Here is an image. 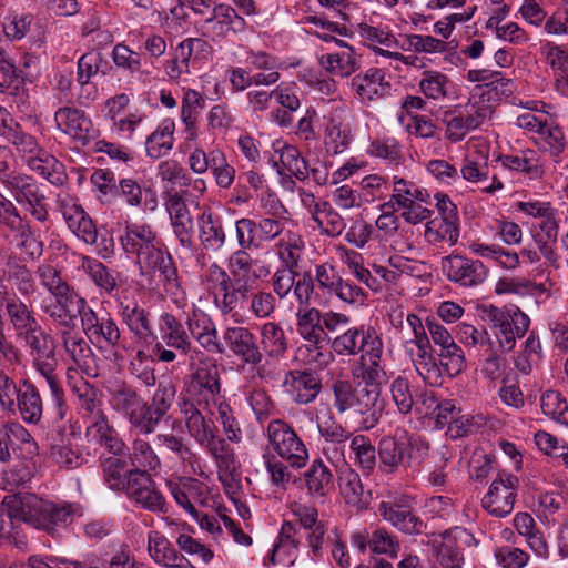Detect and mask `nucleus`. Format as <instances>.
Returning a JSON list of instances; mask_svg holds the SVG:
<instances>
[{
    "label": "nucleus",
    "mask_w": 568,
    "mask_h": 568,
    "mask_svg": "<svg viewBox=\"0 0 568 568\" xmlns=\"http://www.w3.org/2000/svg\"><path fill=\"white\" fill-rule=\"evenodd\" d=\"M197 233L202 248L206 252L217 253L227 242L226 230L220 215L211 209H205L197 216Z\"/></svg>",
    "instance_id": "nucleus-22"
},
{
    "label": "nucleus",
    "mask_w": 568,
    "mask_h": 568,
    "mask_svg": "<svg viewBox=\"0 0 568 568\" xmlns=\"http://www.w3.org/2000/svg\"><path fill=\"white\" fill-rule=\"evenodd\" d=\"M1 511L11 520H20L54 535L72 523L75 507L69 503H54L36 494L24 493L7 495L1 501Z\"/></svg>",
    "instance_id": "nucleus-1"
},
{
    "label": "nucleus",
    "mask_w": 568,
    "mask_h": 568,
    "mask_svg": "<svg viewBox=\"0 0 568 568\" xmlns=\"http://www.w3.org/2000/svg\"><path fill=\"white\" fill-rule=\"evenodd\" d=\"M235 239L240 248L251 250L262 245L257 221L241 217L234 223Z\"/></svg>",
    "instance_id": "nucleus-64"
},
{
    "label": "nucleus",
    "mask_w": 568,
    "mask_h": 568,
    "mask_svg": "<svg viewBox=\"0 0 568 568\" xmlns=\"http://www.w3.org/2000/svg\"><path fill=\"white\" fill-rule=\"evenodd\" d=\"M499 161L505 169L525 173L530 179H538L544 173L538 153L530 149H526L516 155H503Z\"/></svg>",
    "instance_id": "nucleus-41"
},
{
    "label": "nucleus",
    "mask_w": 568,
    "mask_h": 568,
    "mask_svg": "<svg viewBox=\"0 0 568 568\" xmlns=\"http://www.w3.org/2000/svg\"><path fill=\"white\" fill-rule=\"evenodd\" d=\"M185 425L190 435L203 447H205L213 457L219 459V466H225L226 471L234 469L232 455L225 453L224 439L216 436V427L213 422L205 417L191 405L185 410Z\"/></svg>",
    "instance_id": "nucleus-6"
},
{
    "label": "nucleus",
    "mask_w": 568,
    "mask_h": 568,
    "mask_svg": "<svg viewBox=\"0 0 568 568\" xmlns=\"http://www.w3.org/2000/svg\"><path fill=\"white\" fill-rule=\"evenodd\" d=\"M131 470H155L160 466V458L146 440L136 438L130 450Z\"/></svg>",
    "instance_id": "nucleus-55"
},
{
    "label": "nucleus",
    "mask_w": 568,
    "mask_h": 568,
    "mask_svg": "<svg viewBox=\"0 0 568 568\" xmlns=\"http://www.w3.org/2000/svg\"><path fill=\"white\" fill-rule=\"evenodd\" d=\"M256 275H230L225 294L219 298L215 295V303L223 314H230L241 307L254 294L257 281Z\"/></svg>",
    "instance_id": "nucleus-19"
},
{
    "label": "nucleus",
    "mask_w": 568,
    "mask_h": 568,
    "mask_svg": "<svg viewBox=\"0 0 568 568\" xmlns=\"http://www.w3.org/2000/svg\"><path fill=\"white\" fill-rule=\"evenodd\" d=\"M406 352L417 372V374L429 385H439L442 383V369L433 354V347L410 349Z\"/></svg>",
    "instance_id": "nucleus-37"
},
{
    "label": "nucleus",
    "mask_w": 568,
    "mask_h": 568,
    "mask_svg": "<svg viewBox=\"0 0 568 568\" xmlns=\"http://www.w3.org/2000/svg\"><path fill=\"white\" fill-rule=\"evenodd\" d=\"M161 323L162 339L166 346L176 349L182 355L189 354L192 343L183 325L170 313L161 315Z\"/></svg>",
    "instance_id": "nucleus-40"
},
{
    "label": "nucleus",
    "mask_w": 568,
    "mask_h": 568,
    "mask_svg": "<svg viewBox=\"0 0 568 568\" xmlns=\"http://www.w3.org/2000/svg\"><path fill=\"white\" fill-rule=\"evenodd\" d=\"M0 136L10 143L17 153L22 156H30L39 151V142L29 132H27L18 122L9 119L0 125Z\"/></svg>",
    "instance_id": "nucleus-34"
},
{
    "label": "nucleus",
    "mask_w": 568,
    "mask_h": 568,
    "mask_svg": "<svg viewBox=\"0 0 568 568\" xmlns=\"http://www.w3.org/2000/svg\"><path fill=\"white\" fill-rule=\"evenodd\" d=\"M428 450V442L405 432L399 436H385L378 443V467L386 474H394L400 466H409L415 452L423 458Z\"/></svg>",
    "instance_id": "nucleus-3"
},
{
    "label": "nucleus",
    "mask_w": 568,
    "mask_h": 568,
    "mask_svg": "<svg viewBox=\"0 0 568 568\" xmlns=\"http://www.w3.org/2000/svg\"><path fill=\"white\" fill-rule=\"evenodd\" d=\"M174 129L173 120L166 119L148 136L145 151L150 158L160 159L171 151L174 143Z\"/></svg>",
    "instance_id": "nucleus-43"
},
{
    "label": "nucleus",
    "mask_w": 568,
    "mask_h": 568,
    "mask_svg": "<svg viewBox=\"0 0 568 568\" xmlns=\"http://www.w3.org/2000/svg\"><path fill=\"white\" fill-rule=\"evenodd\" d=\"M384 400L372 394V390L365 389L358 384L356 392L349 403V412L358 417V426L363 430L374 428L384 412Z\"/></svg>",
    "instance_id": "nucleus-20"
},
{
    "label": "nucleus",
    "mask_w": 568,
    "mask_h": 568,
    "mask_svg": "<svg viewBox=\"0 0 568 568\" xmlns=\"http://www.w3.org/2000/svg\"><path fill=\"white\" fill-rule=\"evenodd\" d=\"M164 206L178 241L182 246L191 247L193 244V217L182 193L178 191L168 192Z\"/></svg>",
    "instance_id": "nucleus-17"
},
{
    "label": "nucleus",
    "mask_w": 568,
    "mask_h": 568,
    "mask_svg": "<svg viewBox=\"0 0 568 568\" xmlns=\"http://www.w3.org/2000/svg\"><path fill=\"white\" fill-rule=\"evenodd\" d=\"M101 467L103 478L113 490H125L129 481L130 469H126V462L119 456H111L102 459Z\"/></svg>",
    "instance_id": "nucleus-56"
},
{
    "label": "nucleus",
    "mask_w": 568,
    "mask_h": 568,
    "mask_svg": "<svg viewBox=\"0 0 568 568\" xmlns=\"http://www.w3.org/2000/svg\"><path fill=\"white\" fill-rule=\"evenodd\" d=\"M495 292L497 294H515L518 296L536 297L545 292L541 284H535L526 278L503 277L496 283Z\"/></svg>",
    "instance_id": "nucleus-58"
},
{
    "label": "nucleus",
    "mask_w": 568,
    "mask_h": 568,
    "mask_svg": "<svg viewBox=\"0 0 568 568\" xmlns=\"http://www.w3.org/2000/svg\"><path fill=\"white\" fill-rule=\"evenodd\" d=\"M442 271L449 281L463 286H475L487 277V268L477 260L449 255L442 260Z\"/></svg>",
    "instance_id": "nucleus-15"
},
{
    "label": "nucleus",
    "mask_w": 568,
    "mask_h": 568,
    "mask_svg": "<svg viewBox=\"0 0 568 568\" xmlns=\"http://www.w3.org/2000/svg\"><path fill=\"white\" fill-rule=\"evenodd\" d=\"M173 52L181 64L191 69L196 61L207 59L211 55L212 47L203 39L187 38L179 43Z\"/></svg>",
    "instance_id": "nucleus-53"
},
{
    "label": "nucleus",
    "mask_w": 568,
    "mask_h": 568,
    "mask_svg": "<svg viewBox=\"0 0 568 568\" xmlns=\"http://www.w3.org/2000/svg\"><path fill=\"white\" fill-rule=\"evenodd\" d=\"M262 353L270 357L283 356L287 348V341L283 328L275 322H267L261 326Z\"/></svg>",
    "instance_id": "nucleus-50"
},
{
    "label": "nucleus",
    "mask_w": 568,
    "mask_h": 568,
    "mask_svg": "<svg viewBox=\"0 0 568 568\" xmlns=\"http://www.w3.org/2000/svg\"><path fill=\"white\" fill-rule=\"evenodd\" d=\"M313 281L324 293L335 295L346 304L354 305L364 301V291L349 280L343 278L332 264L316 265Z\"/></svg>",
    "instance_id": "nucleus-9"
},
{
    "label": "nucleus",
    "mask_w": 568,
    "mask_h": 568,
    "mask_svg": "<svg viewBox=\"0 0 568 568\" xmlns=\"http://www.w3.org/2000/svg\"><path fill=\"white\" fill-rule=\"evenodd\" d=\"M159 273L160 282H162L165 291L170 294L176 295L180 292V282L178 270L173 263L171 255L163 250L150 261L149 266L141 268L142 275L153 276Z\"/></svg>",
    "instance_id": "nucleus-32"
},
{
    "label": "nucleus",
    "mask_w": 568,
    "mask_h": 568,
    "mask_svg": "<svg viewBox=\"0 0 568 568\" xmlns=\"http://www.w3.org/2000/svg\"><path fill=\"white\" fill-rule=\"evenodd\" d=\"M312 219L328 236H338L346 227L343 216L326 201H321L313 209Z\"/></svg>",
    "instance_id": "nucleus-46"
},
{
    "label": "nucleus",
    "mask_w": 568,
    "mask_h": 568,
    "mask_svg": "<svg viewBox=\"0 0 568 568\" xmlns=\"http://www.w3.org/2000/svg\"><path fill=\"white\" fill-rule=\"evenodd\" d=\"M62 215L68 227L87 244H94L98 239V231L93 221L85 214L84 210L74 203L62 204Z\"/></svg>",
    "instance_id": "nucleus-31"
},
{
    "label": "nucleus",
    "mask_w": 568,
    "mask_h": 568,
    "mask_svg": "<svg viewBox=\"0 0 568 568\" xmlns=\"http://www.w3.org/2000/svg\"><path fill=\"white\" fill-rule=\"evenodd\" d=\"M21 338L29 348L33 367L45 379L50 388L57 407V416L63 419L65 416L64 393L57 374L58 358L53 337L39 326Z\"/></svg>",
    "instance_id": "nucleus-2"
},
{
    "label": "nucleus",
    "mask_w": 568,
    "mask_h": 568,
    "mask_svg": "<svg viewBox=\"0 0 568 568\" xmlns=\"http://www.w3.org/2000/svg\"><path fill=\"white\" fill-rule=\"evenodd\" d=\"M21 417L27 423H38L42 416L43 404L37 387L28 382L16 398Z\"/></svg>",
    "instance_id": "nucleus-45"
},
{
    "label": "nucleus",
    "mask_w": 568,
    "mask_h": 568,
    "mask_svg": "<svg viewBox=\"0 0 568 568\" xmlns=\"http://www.w3.org/2000/svg\"><path fill=\"white\" fill-rule=\"evenodd\" d=\"M6 312L11 327L20 338L40 326L32 306L17 296L7 301Z\"/></svg>",
    "instance_id": "nucleus-29"
},
{
    "label": "nucleus",
    "mask_w": 568,
    "mask_h": 568,
    "mask_svg": "<svg viewBox=\"0 0 568 568\" xmlns=\"http://www.w3.org/2000/svg\"><path fill=\"white\" fill-rule=\"evenodd\" d=\"M518 487V477L506 471L499 473L481 499L483 508L495 517H506L514 509Z\"/></svg>",
    "instance_id": "nucleus-8"
},
{
    "label": "nucleus",
    "mask_w": 568,
    "mask_h": 568,
    "mask_svg": "<svg viewBox=\"0 0 568 568\" xmlns=\"http://www.w3.org/2000/svg\"><path fill=\"white\" fill-rule=\"evenodd\" d=\"M54 120L58 128L71 138L83 142L89 139L92 122L84 111L69 106L60 108L54 114Z\"/></svg>",
    "instance_id": "nucleus-27"
},
{
    "label": "nucleus",
    "mask_w": 568,
    "mask_h": 568,
    "mask_svg": "<svg viewBox=\"0 0 568 568\" xmlns=\"http://www.w3.org/2000/svg\"><path fill=\"white\" fill-rule=\"evenodd\" d=\"M351 449L359 468L369 475L376 467V449L371 439L364 435H356L351 440Z\"/></svg>",
    "instance_id": "nucleus-60"
},
{
    "label": "nucleus",
    "mask_w": 568,
    "mask_h": 568,
    "mask_svg": "<svg viewBox=\"0 0 568 568\" xmlns=\"http://www.w3.org/2000/svg\"><path fill=\"white\" fill-rule=\"evenodd\" d=\"M61 339L65 353L73 363L88 376L98 375L95 356L89 343L79 334L71 331H63Z\"/></svg>",
    "instance_id": "nucleus-23"
},
{
    "label": "nucleus",
    "mask_w": 568,
    "mask_h": 568,
    "mask_svg": "<svg viewBox=\"0 0 568 568\" xmlns=\"http://www.w3.org/2000/svg\"><path fill=\"white\" fill-rule=\"evenodd\" d=\"M424 236L430 244L447 243L454 245L459 236L457 221L437 216L429 219L426 223Z\"/></svg>",
    "instance_id": "nucleus-47"
},
{
    "label": "nucleus",
    "mask_w": 568,
    "mask_h": 568,
    "mask_svg": "<svg viewBox=\"0 0 568 568\" xmlns=\"http://www.w3.org/2000/svg\"><path fill=\"white\" fill-rule=\"evenodd\" d=\"M175 386L171 382H161L149 405L144 400L145 434L155 430L160 420L168 413L175 397Z\"/></svg>",
    "instance_id": "nucleus-25"
},
{
    "label": "nucleus",
    "mask_w": 568,
    "mask_h": 568,
    "mask_svg": "<svg viewBox=\"0 0 568 568\" xmlns=\"http://www.w3.org/2000/svg\"><path fill=\"white\" fill-rule=\"evenodd\" d=\"M88 435L114 456H120L125 450V443L119 437L118 432L109 424L104 415H100L92 423L88 428Z\"/></svg>",
    "instance_id": "nucleus-38"
},
{
    "label": "nucleus",
    "mask_w": 568,
    "mask_h": 568,
    "mask_svg": "<svg viewBox=\"0 0 568 568\" xmlns=\"http://www.w3.org/2000/svg\"><path fill=\"white\" fill-rule=\"evenodd\" d=\"M307 491L313 498L324 499L334 488L331 469L320 459L304 473Z\"/></svg>",
    "instance_id": "nucleus-36"
},
{
    "label": "nucleus",
    "mask_w": 568,
    "mask_h": 568,
    "mask_svg": "<svg viewBox=\"0 0 568 568\" xmlns=\"http://www.w3.org/2000/svg\"><path fill=\"white\" fill-rule=\"evenodd\" d=\"M266 436L268 447L277 456L286 460L291 467L301 469L308 460V450L287 423L282 419H273L267 424Z\"/></svg>",
    "instance_id": "nucleus-5"
},
{
    "label": "nucleus",
    "mask_w": 568,
    "mask_h": 568,
    "mask_svg": "<svg viewBox=\"0 0 568 568\" xmlns=\"http://www.w3.org/2000/svg\"><path fill=\"white\" fill-rule=\"evenodd\" d=\"M341 494L346 504L359 510L366 509L371 501V493L364 489L361 477L354 470H346L339 478Z\"/></svg>",
    "instance_id": "nucleus-39"
},
{
    "label": "nucleus",
    "mask_w": 568,
    "mask_h": 568,
    "mask_svg": "<svg viewBox=\"0 0 568 568\" xmlns=\"http://www.w3.org/2000/svg\"><path fill=\"white\" fill-rule=\"evenodd\" d=\"M156 235L149 225H128L121 237L123 250L129 254H135L140 270L150 265V261L162 251L158 246Z\"/></svg>",
    "instance_id": "nucleus-13"
},
{
    "label": "nucleus",
    "mask_w": 568,
    "mask_h": 568,
    "mask_svg": "<svg viewBox=\"0 0 568 568\" xmlns=\"http://www.w3.org/2000/svg\"><path fill=\"white\" fill-rule=\"evenodd\" d=\"M542 413L559 424H568V403L556 390H546L540 399Z\"/></svg>",
    "instance_id": "nucleus-62"
},
{
    "label": "nucleus",
    "mask_w": 568,
    "mask_h": 568,
    "mask_svg": "<svg viewBox=\"0 0 568 568\" xmlns=\"http://www.w3.org/2000/svg\"><path fill=\"white\" fill-rule=\"evenodd\" d=\"M81 326L88 339L99 347L115 348L121 333L115 321L108 313H98L88 303L81 312Z\"/></svg>",
    "instance_id": "nucleus-11"
},
{
    "label": "nucleus",
    "mask_w": 568,
    "mask_h": 568,
    "mask_svg": "<svg viewBox=\"0 0 568 568\" xmlns=\"http://www.w3.org/2000/svg\"><path fill=\"white\" fill-rule=\"evenodd\" d=\"M455 535L446 531L443 535L442 542L436 548V558L443 568H463L464 557L460 548L456 544L457 535L465 531L455 529Z\"/></svg>",
    "instance_id": "nucleus-51"
},
{
    "label": "nucleus",
    "mask_w": 568,
    "mask_h": 568,
    "mask_svg": "<svg viewBox=\"0 0 568 568\" xmlns=\"http://www.w3.org/2000/svg\"><path fill=\"white\" fill-rule=\"evenodd\" d=\"M87 300L78 293L70 295L47 297L41 305L42 312L53 322L69 326L83 312Z\"/></svg>",
    "instance_id": "nucleus-21"
},
{
    "label": "nucleus",
    "mask_w": 568,
    "mask_h": 568,
    "mask_svg": "<svg viewBox=\"0 0 568 568\" xmlns=\"http://www.w3.org/2000/svg\"><path fill=\"white\" fill-rule=\"evenodd\" d=\"M378 511L384 520L405 534L417 535L425 527L423 520L414 511V499L408 495L382 501Z\"/></svg>",
    "instance_id": "nucleus-10"
},
{
    "label": "nucleus",
    "mask_w": 568,
    "mask_h": 568,
    "mask_svg": "<svg viewBox=\"0 0 568 568\" xmlns=\"http://www.w3.org/2000/svg\"><path fill=\"white\" fill-rule=\"evenodd\" d=\"M81 268L92 282L104 293L111 295L118 287L119 274L109 270L102 262L89 256H82Z\"/></svg>",
    "instance_id": "nucleus-44"
},
{
    "label": "nucleus",
    "mask_w": 568,
    "mask_h": 568,
    "mask_svg": "<svg viewBox=\"0 0 568 568\" xmlns=\"http://www.w3.org/2000/svg\"><path fill=\"white\" fill-rule=\"evenodd\" d=\"M541 52L545 55L547 64L551 68L557 90L568 94V52L567 50L552 42L542 45Z\"/></svg>",
    "instance_id": "nucleus-35"
},
{
    "label": "nucleus",
    "mask_w": 568,
    "mask_h": 568,
    "mask_svg": "<svg viewBox=\"0 0 568 568\" xmlns=\"http://www.w3.org/2000/svg\"><path fill=\"white\" fill-rule=\"evenodd\" d=\"M558 222L556 221V211L549 214V216L541 219L539 223V230L532 232V239L537 245L540 254L551 265L558 266V255L554 250V246L558 237Z\"/></svg>",
    "instance_id": "nucleus-33"
},
{
    "label": "nucleus",
    "mask_w": 568,
    "mask_h": 568,
    "mask_svg": "<svg viewBox=\"0 0 568 568\" xmlns=\"http://www.w3.org/2000/svg\"><path fill=\"white\" fill-rule=\"evenodd\" d=\"M205 22L212 26L213 34L220 38L243 32L246 26L245 20L231 6L224 3L214 6Z\"/></svg>",
    "instance_id": "nucleus-28"
},
{
    "label": "nucleus",
    "mask_w": 568,
    "mask_h": 568,
    "mask_svg": "<svg viewBox=\"0 0 568 568\" xmlns=\"http://www.w3.org/2000/svg\"><path fill=\"white\" fill-rule=\"evenodd\" d=\"M280 153V162L288 173L297 180L304 181L308 178V169L306 161L302 158L301 152L293 145L283 144L276 149Z\"/></svg>",
    "instance_id": "nucleus-61"
},
{
    "label": "nucleus",
    "mask_w": 568,
    "mask_h": 568,
    "mask_svg": "<svg viewBox=\"0 0 568 568\" xmlns=\"http://www.w3.org/2000/svg\"><path fill=\"white\" fill-rule=\"evenodd\" d=\"M27 162L28 166L32 171L37 172L39 175L43 176L51 183H62V164L41 146L39 148V151L28 158Z\"/></svg>",
    "instance_id": "nucleus-48"
},
{
    "label": "nucleus",
    "mask_w": 568,
    "mask_h": 568,
    "mask_svg": "<svg viewBox=\"0 0 568 568\" xmlns=\"http://www.w3.org/2000/svg\"><path fill=\"white\" fill-rule=\"evenodd\" d=\"M193 381L205 397L215 398L221 393L220 373L214 364L199 366Z\"/></svg>",
    "instance_id": "nucleus-59"
},
{
    "label": "nucleus",
    "mask_w": 568,
    "mask_h": 568,
    "mask_svg": "<svg viewBox=\"0 0 568 568\" xmlns=\"http://www.w3.org/2000/svg\"><path fill=\"white\" fill-rule=\"evenodd\" d=\"M128 497L152 513H166V503L145 470H130L124 490Z\"/></svg>",
    "instance_id": "nucleus-12"
},
{
    "label": "nucleus",
    "mask_w": 568,
    "mask_h": 568,
    "mask_svg": "<svg viewBox=\"0 0 568 568\" xmlns=\"http://www.w3.org/2000/svg\"><path fill=\"white\" fill-rule=\"evenodd\" d=\"M296 327L298 335L314 346L308 361L315 362L318 366L326 365L329 355L321 352L322 344L327 339V333L324 331V314L316 307L297 308Z\"/></svg>",
    "instance_id": "nucleus-7"
},
{
    "label": "nucleus",
    "mask_w": 568,
    "mask_h": 568,
    "mask_svg": "<svg viewBox=\"0 0 568 568\" xmlns=\"http://www.w3.org/2000/svg\"><path fill=\"white\" fill-rule=\"evenodd\" d=\"M284 383L288 387L293 400L302 405L315 400L322 389L318 376L307 371L288 372Z\"/></svg>",
    "instance_id": "nucleus-24"
},
{
    "label": "nucleus",
    "mask_w": 568,
    "mask_h": 568,
    "mask_svg": "<svg viewBox=\"0 0 568 568\" xmlns=\"http://www.w3.org/2000/svg\"><path fill=\"white\" fill-rule=\"evenodd\" d=\"M537 143L549 152L556 162L560 161L566 142L564 132L557 125L546 123L538 133Z\"/></svg>",
    "instance_id": "nucleus-63"
},
{
    "label": "nucleus",
    "mask_w": 568,
    "mask_h": 568,
    "mask_svg": "<svg viewBox=\"0 0 568 568\" xmlns=\"http://www.w3.org/2000/svg\"><path fill=\"white\" fill-rule=\"evenodd\" d=\"M484 314L498 339L499 347L507 352L515 347L516 339L521 338L530 325L529 317L515 306L500 308L490 305L484 308Z\"/></svg>",
    "instance_id": "nucleus-4"
},
{
    "label": "nucleus",
    "mask_w": 568,
    "mask_h": 568,
    "mask_svg": "<svg viewBox=\"0 0 568 568\" xmlns=\"http://www.w3.org/2000/svg\"><path fill=\"white\" fill-rule=\"evenodd\" d=\"M148 551L154 562L172 568L181 556L168 538L159 531L152 530L148 535Z\"/></svg>",
    "instance_id": "nucleus-42"
},
{
    "label": "nucleus",
    "mask_w": 568,
    "mask_h": 568,
    "mask_svg": "<svg viewBox=\"0 0 568 568\" xmlns=\"http://www.w3.org/2000/svg\"><path fill=\"white\" fill-rule=\"evenodd\" d=\"M390 84L385 79V71L379 68H369L356 74L351 81V89L361 103L368 104L384 98Z\"/></svg>",
    "instance_id": "nucleus-18"
},
{
    "label": "nucleus",
    "mask_w": 568,
    "mask_h": 568,
    "mask_svg": "<svg viewBox=\"0 0 568 568\" xmlns=\"http://www.w3.org/2000/svg\"><path fill=\"white\" fill-rule=\"evenodd\" d=\"M223 341L229 351L245 364L260 365L263 353L255 335L244 326H230L223 332Z\"/></svg>",
    "instance_id": "nucleus-16"
},
{
    "label": "nucleus",
    "mask_w": 568,
    "mask_h": 568,
    "mask_svg": "<svg viewBox=\"0 0 568 568\" xmlns=\"http://www.w3.org/2000/svg\"><path fill=\"white\" fill-rule=\"evenodd\" d=\"M36 275L40 281V284L45 288L50 296H62L77 293L63 278L61 272L50 264H41L36 271Z\"/></svg>",
    "instance_id": "nucleus-49"
},
{
    "label": "nucleus",
    "mask_w": 568,
    "mask_h": 568,
    "mask_svg": "<svg viewBox=\"0 0 568 568\" xmlns=\"http://www.w3.org/2000/svg\"><path fill=\"white\" fill-rule=\"evenodd\" d=\"M112 408L123 414L130 424L145 434L144 399L138 392L126 384H118L110 390Z\"/></svg>",
    "instance_id": "nucleus-14"
},
{
    "label": "nucleus",
    "mask_w": 568,
    "mask_h": 568,
    "mask_svg": "<svg viewBox=\"0 0 568 568\" xmlns=\"http://www.w3.org/2000/svg\"><path fill=\"white\" fill-rule=\"evenodd\" d=\"M338 52L323 54L320 65L329 74L346 78L359 69V61L354 49L346 42H337Z\"/></svg>",
    "instance_id": "nucleus-26"
},
{
    "label": "nucleus",
    "mask_w": 568,
    "mask_h": 568,
    "mask_svg": "<svg viewBox=\"0 0 568 568\" xmlns=\"http://www.w3.org/2000/svg\"><path fill=\"white\" fill-rule=\"evenodd\" d=\"M120 315L128 328L140 339L153 336L150 314L134 301L120 302Z\"/></svg>",
    "instance_id": "nucleus-30"
},
{
    "label": "nucleus",
    "mask_w": 568,
    "mask_h": 568,
    "mask_svg": "<svg viewBox=\"0 0 568 568\" xmlns=\"http://www.w3.org/2000/svg\"><path fill=\"white\" fill-rule=\"evenodd\" d=\"M277 254L285 267L296 268L303 255L304 241L292 231H286L277 242Z\"/></svg>",
    "instance_id": "nucleus-54"
},
{
    "label": "nucleus",
    "mask_w": 568,
    "mask_h": 568,
    "mask_svg": "<svg viewBox=\"0 0 568 568\" xmlns=\"http://www.w3.org/2000/svg\"><path fill=\"white\" fill-rule=\"evenodd\" d=\"M248 250L237 248L229 258L230 275H256L266 276L270 274L268 266L258 265L260 261L253 258Z\"/></svg>",
    "instance_id": "nucleus-52"
},
{
    "label": "nucleus",
    "mask_w": 568,
    "mask_h": 568,
    "mask_svg": "<svg viewBox=\"0 0 568 568\" xmlns=\"http://www.w3.org/2000/svg\"><path fill=\"white\" fill-rule=\"evenodd\" d=\"M449 79L436 70H426L422 73L418 83L419 91L432 100H443L448 95Z\"/></svg>",
    "instance_id": "nucleus-57"
}]
</instances>
